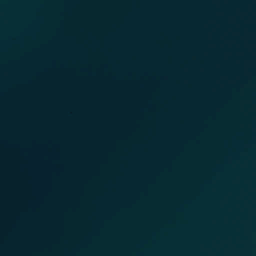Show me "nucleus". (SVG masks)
Here are the masks:
<instances>
[{
	"label": "nucleus",
	"mask_w": 256,
	"mask_h": 256,
	"mask_svg": "<svg viewBox=\"0 0 256 256\" xmlns=\"http://www.w3.org/2000/svg\"><path fill=\"white\" fill-rule=\"evenodd\" d=\"M188 52L192 54L196 53L197 52V48L194 44H192L188 48Z\"/></svg>",
	"instance_id": "obj_1"
}]
</instances>
